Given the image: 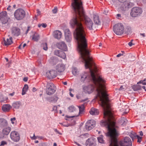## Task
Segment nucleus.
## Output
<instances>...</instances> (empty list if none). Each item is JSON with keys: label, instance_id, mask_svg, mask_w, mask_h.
I'll use <instances>...</instances> for the list:
<instances>
[{"label": "nucleus", "instance_id": "nucleus-7", "mask_svg": "<svg viewBox=\"0 0 146 146\" xmlns=\"http://www.w3.org/2000/svg\"><path fill=\"white\" fill-rule=\"evenodd\" d=\"M142 13L141 8L138 7H134L131 9V15L133 17H136L140 15Z\"/></svg>", "mask_w": 146, "mask_h": 146}, {"label": "nucleus", "instance_id": "nucleus-33", "mask_svg": "<svg viewBox=\"0 0 146 146\" xmlns=\"http://www.w3.org/2000/svg\"><path fill=\"white\" fill-rule=\"evenodd\" d=\"M65 38L66 41L68 42H70L71 39V35H65Z\"/></svg>", "mask_w": 146, "mask_h": 146}, {"label": "nucleus", "instance_id": "nucleus-10", "mask_svg": "<svg viewBox=\"0 0 146 146\" xmlns=\"http://www.w3.org/2000/svg\"><path fill=\"white\" fill-rule=\"evenodd\" d=\"M11 139L15 142H17L20 140V136L18 132L16 131H12L10 134Z\"/></svg>", "mask_w": 146, "mask_h": 146}, {"label": "nucleus", "instance_id": "nucleus-15", "mask_svg": "<svg viewBox=\"0 0 146 146\" xmlns=\"http://www.w3.org/2000/svg\"><path fill=\"white\" fill-rule=\"evenodd\" d=\"M57 47L59 49L66 51L67 49V47L64 42H60L57 44Z\"/></svg>", "mask_w": 146, "mask_h": 146}, {"label": "nucleus", "instance_id": "nucleus-59", "mask_svg": "<svg viewBox=\"0 0 146 146\" xmlns=\"http://www.w3.org/2000/svg\"><path fill=\"white\" fill-rule=\"evenodd\" d=\"M140 35L141 36H142L143 37H144L145 36V33H140Z\"/></svg>", "mask_w": 146, "mask_h": 146}, {"label": "nucleus", "instance_id": "nucleus-5", "mask_svg": "<svg viewBox=\"0 0 146 146\" xmlns=\"http://www.w3.org/2000/svg\"><path fill=\"white\" fill-rule=\"evenodd\" d=\"M15 18L17 20L23 19L25 15V13L24 10L21 9H19L15 11L14 13Z\"/></svg>", "mask_w": 146, "mask_h": 146}, {"label": "nucleus", "instance_id": "nucleus-40", "mask_svg": "<svg viewBox=\"0 0 146 146\" xmlns=\"http://www.w3.org/2000/svg\"><path fill=\"white\" fill-rule=\"evenodd\" d=\"M142 84L143 85H146V78L143 80H141L137 83V84Z\"/></svg>", "mask_w": 146, "mask_h": 146}, {"label": "nucleus", "instance_id": "nucleus-48", "mask_svg": "<svg viewBox=\"0 0 146 146\" xmlns=\"http://www.w3.org/2000/svg\"><path fill=\"white\" fill-rule=\"evenodd\" d=\"M42 27H43V28H45L47 26V25L45 23H42Z\"/></svg>", "mask_w": 146, "mask_h": 146}, {"label": "nucleus", "instance_id": "nucleus-64", "mask_svg": "<svg viewBox=\"0 0 146 146\" xmlns=\"http://www.w3.org/2000/svg\"><path fill=\"white\" fill-rule=\"evenodd\" d=\"M143 89H144L145 91H146V89H145V86H143L142 87Z\"/></svg>", "mask_w": 146, "mask_h": 146}, {"label": "nucleus", "instance_id": "nucleus-41", "mask_svg": "<svg viewBox=\"0 0 146 146\" xmlns=\"http://www.w3.org/2000/svg\"><path fill=\"white\" fill-rule=\"evenodd\" d=\"M7 144V142L5 141H2L1 142L0 146H3Z\"/></svg>", "mask_w": 146, "mask_h": 146}, {"label": "nucleus", "instance_id": "nucleus-52", "mask_svg": "<svg viewBox=\"0 0 146 146\" xmlns=\"http://www.w3.org/2000/svg\"><path fill=\"white\" fill-rule=\"evenodd\" d=\"M123 55V54H121V53H119V54H117V55L116 56L117 57H119L120 56H122Z\"/></svg>", "mask_w": 146, "mask_h": 146}, {"label": "nucleus", "instance_id": "nucleus-51", "mask_svg": "<svg viewBox=\"0 0 146 146\" xmlns=\"http://www.w3.org/2000/svg\"><path fill=\"white\" fill-rule=\"evenodd\" d=\"M23 80L25 82H27L28 80V78L27 77H25L23 78Z\"/></svg>", "mask_w": 146, "mask_h": 146}, {"label": "nucleus", "instance_id": "nucleus-6", "mask_svg": "<svg viewBox=\"0 0 146 146\" xmlns=\"http://www.w3.org/2000/svg\"><path fill=\"white\" fill-rule=\"evenodd\" d=\"M56 88L52 83L48 82L46 85V93L49 95L53 94L56 91Z\"/></svg>", "mask_w": 146, "mask_h": 146}, {"label": "nucleus", "instance_id": "nucleus-36", "mask_svg": "<svg viewBox=\"0 0 146 146\" xmlns=\"http://www.w3.org/2000/svg\"><path fill=\"white\" fill-rule=\"evenodd\" d=\"M127 121V119L125 118L124 117H123L122 118V119L121 120V122L122 123V124H125Z\"/></svg>", "mask_w": 146, "mask_h": 146}, {"label": "nucleus", "instance_id": "nucleus-55", "mask_svg": "<svg viewBox=\"0 0 146 146\" xmlns=\"http://www.w3.org/2000/svg\"><path fill=\"white\" fill-rule=\"evenodd\" d=\"M87 100H88V99H87V98L85 99H82V100H81V102H85V101Z\"/></svg>", "mask_w": 146, "mask_h": 146}, {"label": "nucleus", "instance_id": "nucleus-30", "mask_svg": "<svg viewBox=\"0 0 146 146\" xmlns=\"http://www.w3.org/2000/svg\"><path fill=\"white\" fill-rule=\"evenodd\" d=\"M72 73L75 76H77L78 75L79 73L77 69L75 67H73L72 69Z\"/></svg>", "mask_w": 146, "mask_h": 146}, {"label": "nucleus", "instance_id": "nucleus-21", "mask_svg": "<svg viewBox=\"0 0 146 146\" xmlns=\"http://www.w3.org/2000/svg\"><path fill=\"white\" fill-rule=\"evenodd\" d=\"M11 130V128L10 127H5L3 130L2 132L4 135H8Z\"/></svg>", "mask_w": 146, "mask_h": 146}, {"label": "nucleus", "instance_id": "nucleus-63", "mask_svg": "<svg viewBox=\"0 0 146 146\" xmlns=\"http://www.w3.org/2000/svg\"><path fill=\"white\" fill-rule=\"evenodd\" d=\"M32 139H36V137H35V135H34L33 137L32 138Z\"/></svg>", "mask_w": 146, "mask_h": 146}, {"label": "nucleus", "instance_id": "nucleus-61", "mask_svg": "<svg viewBox=\"0 0 146 146\" xmlns=\"http://www.w3.org/2000/svg\"><path fill=\"white\" fill-rule=\"evenodd\" d=\"M70 95L72 97H73L74 96V95L71 92H70Z\"/></svg>", "mask_w": 146, "mask_h": 146}, {"label": "nucleus", "instance_id": "nucleus-22", "mask_svg": "<svg viewBox=\"0 0 146 146\" xmlns=\"http://www.w3.org/2000/svg\"><path fill=\"white\" fill-rule=\"evenodd\" d=\"M89 112L90 114L93 115H97L99 113L98 110L94 108H91Z\"/></svg>", "mask_w": 146, "mask_h": 146}, {"label": "nucleus", "instance_id": "nucleus-19", "mask_svg": "<svg viewBox=\"0 0 146 146\" xmlns=\"http://www.w3.org/2000/svg\"><path fill=\"white\" fill-rule=\"evenodd\" d=\"M53 35L55 38L59 39L61 38L62 33L61 32L59 31H55L53 32Z\"/></svg>", "mask_w": 146, "mask_h": 146}, {"label": "nucleus", "instance_id": "nucleus-62", "mask_svg": "<svg viewBox=\"0 0 146 146\" xmlns=\"http://www.w3.org/2000/svg\"><path fill=\"white\" fill-rule=\"evenodd\" d=\"M75 143L77 145H78V146H81V145H80V144L78 143H77V142H75Z\"/></svg>", "mask_w": 146, "mask_h": 146}, {"label": "nucleus", "instance_id": "nucleus-17", "mask_svg": "<svg viewBox=\"0 0 146 146\" xmlns=\"http://www.w3.org/2000/svg\"><path fill=\"white\" fill-rule=\"evenodd\" d=\"M94 21L95 24L97 25H99L101 24V21L99 19L98 15L97 14L93 15Z\"/></svg>", "mask_w": 146, "mask_h": 146}, {"label": "nucleus", "instance_id": "nucleus-34", "mask_svg": "<svg viewBox=\"0 0 146 146\" xmlns=\"http://www.w3.org/2000/svg\"><path fill=\"white\" fill-rule=\"evenodd\" d=\"M41 46L43 49L45 50H46L48 49L47 44L46 43H42L41 44Z\"/></svg>", "mask_w": 146, "mask_h": 146}, {"label": "nucleus", "instance_id": "nucleus-28", "mask_svg": "<svg viewBox=\"0 0 146 146\" xmlns=\"http://www.w3.org/2000/svg\"><path fill=\"white\" fill-rule=\"evenodd\" d=\"M28 88V85L27 84H25L22 90V95H24L26 94V92L27 91Z\"/></svg>", "mask_w": 146, "mask_h": 146}, {"label": "nucleus", "instance_id": "nucleus-32", "mask_svg": "<svg viewBox=\"0 0 146 146\" xmlns=\"http://www.w3.org/2000/svg\"><path fill=\"white\" fill-rule=\"evenodd\" d=\"M131 28L130 27H127L125 29V33L127 34H130L131 33Z\"/></svg>", "mask_w": 146, "mask_h": 146}, {"label": "nucleus", "instance_id": "nucleus-47", "mask_svg": "<svg viewBox=\"0 0 146 146\" xmlns=\"http://www.w3.org/2000/svg\"><path fill=\"white\" fill-rule=\"evenodd\" d=\"M54 131L56 132L57 133L59 134L60 135H61V133H60L57 129H54Z\"/></svg>", "mask_w": 146, "mask_h": 146}, {"label": "nucleus", "instance_id": "nucleus-9", "mask_svg": "<svg viewBox=\"0 0 146 146\" xmlns=\"http://www.w3.org/2000/svg\"><path fill=\"white\" fill-rule=\"evenodd\" d=\"M7 14V13L5 11L0 13V21H1L3 24H5L8 21Z\"/></svg>", "mask_w": 146, "mask_h": 146}, {"label": "nucleus", "instance_id": "nucleus-50", "mask_svg": "<svg viewBox=\"0 0 146 146\" xmlns=\"http://www.w3.org/2000/svg\"><path fill=\"white\" fill-rule=\"evenodd\" d=\"M116 17L118 19H119V17H121V15L120 14H118L117 15Z\"/></svg>", "mask_w": 146, "mask_h": 146}, {"label": "nucleus", "instance_id": "nucleus-54", "mask_svg": "<svg viewBox=\"0 0 146 146\" xmlns=\"http://www.w3.org/2000/svg\"><path fill=\"white\" fill-rule=\"evenodd\" d=\"M139 135L141 136H142L143 135V133L142 131L139 132Z\"/></svg>", "mask_w": 146, "mask_h": 146}, {"label": "nucleus", "instance_id": "nucleus-4", "mask_svg": "<svg viewBox=\"0 0 146 146\" xmlns=\"http://www.w3.org/2000/svg\"><path fill=\"white\" fill-rule=\"evenodd\" d=\"M114 32L117 35H120L123 34L124 31V28L122 24L118 23L115 25L113 27Z\"/></svg>", "mask_w": 146, "mask_h": 146}, {"label": "nucleus", "instance_id": "nucleus-2", "mask_svg": "<svg viewBox=\"0 0 146 146\" xmlns=\"http://www.w3.org/2000/svg\"><path fill=\"white\" fill-rule=\"evenodd\" d=\"M112 113L108 117L104 118L100 122V125L105 127L108 131L107 135L110 137V145L111 146H132V141L129 137H125L123 140L118 142L117 137L119 133L115 128V122L113 119Z\"/></svg>", "mask_w": 146, "mask_h": 146}, {"label": "nucleus", "instance_id": "nucleus-35", "mask_svg": "<svg viewBox=\"0 0 146 146\" xmlns=\"http://www.w3.org/2000/svg\"><path fill=\"white\" fill-rule=\"evenodd\" d=\"M132 88L134 91H136L140 90L141 89V87L138 85L133 86Z\"/></svg>", "mask_w": 146, "mask_h": 146}, {"label": "nucleus", "instance_id": "nucleus-53", "mask_svg": "<svg viewBox=\"0 0 146 146\" xmlns=\"http://www.w3.org/2000/svg\"><path fill=\"white\" fill-rule=\"evenodd\" d=\"M128 45L130 46H131L133 45L132 42H130L128 43Z\"/></svg>", "mask_w": 146, "mask_h": 146}, {"label": "nucleus", "instance_id": "nucleus-31", "mask_svg": "<svg viewBox=\"0 0 146 146\" xmlns=\"http://www.w3.org/2000/svg\"><path fill=\"white\" fill-rule=\"evenodd\" d=\"M103 136L102 135H100L99 137H98V142L101 143H104V141L103 139Z\"/></svg>", "mask_w": 146, "mask_h": 146}, {"label": "nucleus", "instance_id": "nucleus-43", "mask_svg": "<svg viewBox=\"0 0 146 146\" xmlns=\"http://www.w3.org/2000/svg\"><path fill=\"white\" fill-rule=\"evenodd\" d=\"M135 133L134 134H131L130 135V137L132 138V140H133L135 137H136V135H137Z\"/></svg>", "mask_w": 146, "mask_h": 146}, {"label": "nucleus", "instance_id": "nucleus-11", "mask_svg": "<svg viewBox=\"0 0 146 146\" xmlns=\"http://www.w3.org/2000/svg\"><path fill=\"white\" fill-rule=\"evenodd\" d=\"M65 65L63 64H58L55 67L56 71L57 72L59 73L63 72L65 70Z\"/></svg>", "mask_w": 146, "mask_h": 146}, {"label": "nucleus", "instance_id": "nucleus-39", "mask_svg": "<svg viewBox=\"0 0 146 146\" xmlns=\"http://www.w3.org/2000/svg\"><path fill=\"white\" fill-rule=\"evenodd\" d=\"M123 5H124L125 8H128L129 7V1L124 2Z\"/></svg>", "mask_w": 146, "mask_h": 146}, {"label": "nucleus", "instance_id": "nucleus-44", "mask_svg": "<svg viewBox=\"0 0 146 146\" xmlns=\"http://www.w3.org/2000/svg\"><path fill=\"white\" fill-rule=\"evenodd\" d=\"M57 8H54V9H53L52 10L53 13L54 14L56 13L57 12Z\"/></svg>", "mask_w": 146, "mask_h": 146}, {"label": "nucleus", "instance_id": "nucleus-23", "mask_svg": "<svg viewBox=\"0 0 146 146\" xmlns=\"http://www.w3.org/2000/svg\"><path fill=\"white\" fill-rule=\"evenodd\" d=\"M57 60L56 58L55 57L52 56L49 60V63L52 65L56 64L57 62Z\"/></svg>", "mask_w": 146, "mask_h": 146}, {"label": "nucleus", "instance_id": "nucleus-37", "mask_svg": "<svg viewBox=\"0 0 146 146\" xmlns=\"http://www.w3.org/2000/svg\"><path fill=\"white\" fill-rule=\"evenodd\" d=\"M69 111L70 112H72L75 111V108L73 106H71L69 107Z\"/></svg>", "mask_w": 146, "mask_h": 146}, {"label": "nucleus", "instance_id": "nucleus-58", "mask_svg": "<svg viewBox=\"0 0 146 146\" xmlns=\"http://www.w3.org/2000/svg\"><path fill=\"white\" fill-rule=\"evenodd\" d=\"M41 146H48L47 144L46 143H44Z\"/></svg>", "mask_w": 146, "mask_h": 146}, {"label": "nucleus", "instance_id": "nucleus-14", "mask_svg": "<svg viewBox=\"0 0 146 146\" xmlns=\"http://www.w3.org/2000/svg\"><path fill=\"white\" fill-rule=\"evenodd\" d=\"M54 55L63 59H64L66 58V55L65 53L61 50H55L54 52Z\"/></svg>", "mask_w": 146, "mask_h": 146}, {"label": "nucleus", "instance_id": "nucleus-38", "mask_svg": "<svg viewBox=\"0 0 146 146\" xmlns=\"http://www.w3.org/2000/svg\"><path fill=\"white\" fill-rule=\"evenodd\" d=\"M65 35H71V33L69 29H66L64 30Z\"/></svg>", "mask_w": 146, "mask_h": 146}, {"label": "nucleus", "instance_id": "nucleus-24", "mask_svg": "<svg viewBox=\"0 0 146 146\" xmlns=\"http://www.w3.org/2000/svg\"><path fill=\"white\" fill-rule=\"evenodd\" d=\"M11 107V106L9 104H5L2 106V109L4 111L6 112L9 111Z\"/></svg>", "mask_w": 146, "mask_h": 146}, {"label": "nucleus", "instance_id": "nucleus-16", "mask_svg": "<svg viewBox=\"0 0 146 146\" xmlns=\"http://www.w3.org/2000/svg\"><path fill=\"white\" fill-rule=\"evenodd\" d=\"M86 146H95V140L92 138L88 139L86 142Z\"/></svg>", "mask_w": 146, "mask_h": 146}, {"label": "nucleus", "instance_id": "nucleus-29", "mask_svg": "<svg viewBox=\"0 0 146 146\" xmlns=\"http://www.w3.org/2000/svg\"><path fill=\"white\" fill-rule=\"evenodd\" d=\"M40 36L39 35L35 34L33 36L32 39L35 41H37L39 38Z\"/></svg>", "mask_w": 146, "mask_h": 146}, {"label": "nucleus", "instance_id": "nucleus-56", "mask_svg": "<svg viewBox=\"0 0 146 146\" xmlns=\"http://www.w3.org/2000/svg\"><path fill=\"white\" fill-rule=\"evenodd\" d=\"M119 2L123 3L125 1L127 0H118Z\"/></svg>", "mask_w": 146, "mask_h": 146}, {"label": "nucleus", "instance_id": "nucleus-18", "mask_svg": "<svg viewBox=\"0 0 146 146\" xmlns=\"http://www.w3.org/2000/svg\"><path fill=\"white\" fill-rule=\"evenodd\" d=\"M79 109V114L77 115H75L72 116H69L67 117L69 118H73L75 117H77L79 116V114L82 113V112L84 110V104H82L80 106H78Z\"/></svg>", "mask_w": 146, "mask_h": 146}, {"label": "nucleus", "instance_id": "nucleus-25", "mask_svg": "<svg viewBox=\"0 0 146 146\" xmlns=\"http://www.w3.org/2000/svg\"><path fill=\"white\" fill-rule=\"evenodd\" d=\"M58 99V97L56 96H54L49 98L48 100L50 102L55 103Z\"/></svg>", "mask_w": 146, "mask_h": 146}, {"label": "nucleus", "instance_id": "nucleus-42", "mask_svg": "<svg viewBox=\"0 0 146 146\" xmlns=\"http://www.w3.org/2000/svg\"><path fill=\"white\" fill-rule=\"evenodd\" d=\"M136 137H137V138L138 139L137 141V142L140 143L141 141V140L142 137H140L139 135H136Z\"/></svg>", "mask_w": 146, "mask_h": 146}, {"label": "nucleus", "instance_id": "nucleus-60", "mask_svg": "<svg viewBox=\"0 0 146 146\" xmlns=\"http://www.w3.org/2000/svg\"><path fill=\"white\" fill-rule=\"evenodd\" d=\"M4 136L0 133V138H3Z\"/></svg>", "mask_w": 146, "mask_h": 146}, {"label": "nucleus", "instance_id": "nucleus-57", "mask_svg": "<svg viewBox=\"0 0 146 146\" xmlns=\"http://www.w3.org/2000/svg\"><path fill=\"white\" fill-rule=\"evenodd\" d=\"M123 86H121V87H120V88L119 89V90H122L123 88Z\"/></svg>", "mask_w": 146, "mask_h": 146}, {"label": "nucleus", "instance_id": "nucleus-8", "mask_svg": "<svg viewBox=\"0 0 146 146\" xmlns=\"http://www.w3.org/2000/svg\"><path fill=\"white\" fill-rule=\"evenodd\" d=\"M96 124L95 121L93 119L88 120L86 123L85 127L86 130H90L95 127Z\"/></svg>", "mask_w": 146, "mask_h": 146}, {"label": "nucleus", "instance_id": "nucleus-26", "mask_svg": "<svg viewBox=\"0 0 146 146\" xmlns=\"http://www.w3.org/2000/svg\"><path fill=\"white\" fill-rule=\"evenodd\" d=\"M7 121L4 119H0V126L1 127H4L7 125Z\"/></svg>", "mask_w": 146, "mask_h": 146}, {"label": "nucleus", "instance_id": "nucleus-27", "mask_svg": "<svg viewBox=\"0 0 146 146\" xmlns=\"http://www.w3.org/2000/svg\"><path fill=\"white\" fill-rule=\"evenodd\" d=\"M20 105V104L19 102H16L13 103L12 104V107L14 108L18 109L19 108Z\"/></svg>", "mask_w": 146, "mask_h": 146}, {"label": "nucleus", "instance_id": "nucleus-46", "mask_svg": "<svg viewBox=\"0 0 146 146\" xmlns=\"http://www.w3.org/2000/svg\"><path fill=\"white\" fill-rule=\"evenodd\" d=\"M15 119L16 118L15 117H13V118H11V123L13 124L14 123V122L13 121H15Z\"/></svg>", "mask_w": 146, "mask_h": 146}, {"label": "nucleus", "instance_id": "nucleus-13", "mask_svg": "<svg viewBox=\"0 0 146 146\" xmlns=\"http://www.w3.org/2000/svg\"><path fill=\"white\" fill-rule=\"evenodd\" d=\"M57 75V72L55 70H52L46 73V76L49 79L55 78Z\"/></svg>", "mask_w": 146, "mask_h": 146}, {"label": "nucleus", "instance_id": "nucleus-49", "mask_svg": "<svg viewBox=\"0 0 146 146\" xmlns=\"http://www.w3.org/2000/svg\"><path fill=\"white\" fill-rule=\"evenodd\" d=\"M37 15H40V12L39 11V9H37Z\"/></svg>", "mask_w": 146, "mask_h": 146}, {"label": "nucleus", "instance_id": "nucleus-1", "mask_svg": "<svg viewBox=\"0 0 146 146\" xmlns=\"http://www.w3.org/2000/svg\"><path fill=\"white\" fill-rule=\"evenodd\" d=\"M82 21L85 23L90 30L92 29L93 23L92 21H70V22L71 27L75 29L74 36L77 42V49L81 60L84 63L85 68H89V70L88 72H84L81 74L79 76V80L83 83H87L90 81L94 83L98 87L96 90L98 94L102 97L103 94L101 90L102 85L100 83V81H103L102 78L101 76L95 74L97 69L90 56V53L87 48L85 32L81 22Z\"/></svg>", "mask_w": 146, "mask_h": 146}, {"label": "nucleus", "instance_id": "nucleus-3", "mask_svg": "<svg viewBox=\"0 0 146 146\" xmlns=\"http://www.w3.org/2000/svg\"><path fill=\"white\" fill-rule=\"evenodd\" d=\"M103 81H100V83L102 85V88L101 89L102 92L103 94V97L100 96L98 94L96 89L98 88V87L94 83V85L90 84L87 86L84 87L83 88L84 92L86 93L90 94L92 93L95 88L97 92L98 96L100 98L101 103V105L103 108L104 117V118L106 117H108L110 114L112 113L110 110V100L108 97V95L106 92L105 88L106 87L104 85L105 81L102 79Z\"/></svg>", "mask_w": 146, "mask_h": 146}, {"label": "nucleus", "instance_id": "nucleus-12", "mask_svg": "<svg viewBox=\"0 0 146 146\" xmlns=\"http://www.w3.org/2000/svg\"><path fill=\"white\" fill-rule=\"evenodd\" d=\"M11 33L13 36H17L20 34V29L18 27H13L11 29Z\"/></svg>", "mask_w": 146, "mask_h": 146}, {"label": "nucleus", "instance_id": "nucleus-20", "mask_svg": "<svg viewBox=\"0 0 146 146\" xmlns=\"http://www.w3.org/2000/svg\"><path fill=\"white\" fill-rule=\"evenodd\" d=\"M3 39L4 40V45L5 46L10 45L12 44L13 42V38L11 37H10L9 38H7L6 40L5 39V38H3Z\"/></svg>", "mask_w": 146, "mask_h": 146}, {"label": "nucleus", "instance_id": "nucleus-45", "mask_svg": "<svg viewBox=\"0 0 146 146\" xmlns=\"http://www.w3.org/2000/svg\"><path fill=\"white\" fill-rule=\"evenodd\" d=\"M53 110L55 111L56 112L57 111V106H54L53 108Z\"/></svg>", "mask_w": 146, "mask_h": 146}]
</instances>
